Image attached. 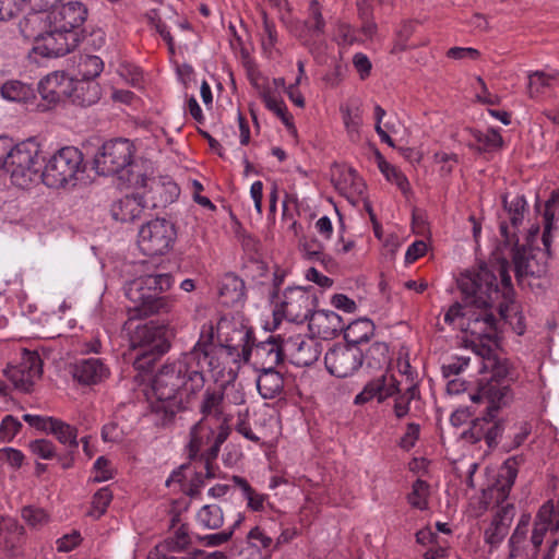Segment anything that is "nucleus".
<instances>
[{
    "instance_id": "1",
    "label": "nucleus",
    "mask_w": 559,
    "mask_h": 559,
    "mask_svg": "<svg viewBox=\"0 0 559 559\" xmlns=\"http://www.w3.org/2000/svg\"><path fill=\"white\" fill-rule=\"evenodd\" d=\"M218 350L213 346V326L203 324L193 348L159 369L153 381L155 400L151 401L148 413L155 426L171 425L190 397L204 388L205 367L210 371L219 368Z\"/></svg>"
},
{
    "instance_id": "2",
    "label": "nucleus",
    "mask_w": 559,
    "mask_h": 559,
    "mask_svg": "<svg viewBox=\"0 0 559 559\" xmlns=\"http://www.w3.org/2000/svg\"><path fill=\"white\" fill-rule=\"evenodd\" d=\"M500 275L501 287L497 283V275L487 266L466 271L457 281L466 307H473L463 323L465 331L479 342L480 348L487 346L485 342H495L498 336V320L491 308L500 297L498 305L500 319L508 318L510 305L513 302L514 289L509 274V263L501 260L497 266Z\"/></svg>"
},
{
    "instance_id": "3",
    "label": "nucleus",
    "mask_w": 559,
    "mask_h": 559,
    "mask_svg": "<svg viewBox=\"0 0 559 559\" xmlns=\"http://www.w3.org/2000/svg\"><path fill=\"white\" fill-rule=\"evenodd\" d=\"M526 205L523 195H515L510 202L507 197H503V207L509 215L513 230H510L506 222H501L500 234L504 245H512V261L518 281L526 276L539 277L546 272L545 253L531 243L519 245L516 238L515 229L523 222Z\"/></svg>"
},
{
    "instance_id": "4",
    "label": "nucleus",
    "mask_w": 559,
    "mask_h": 559,
    "mask_svg": "<svg viewBox=\"0 0 559 559\" xmlns=\"http://www.w3.org/2000/svg\"><path fill=\"white\" fill-rule=\"evenodd\" d=\"M174 285L170 274H150L127 284L126 296L132 302L128 308L129 321L143 319L153 314L169 312L174 299L160 296Z\"/></svg>"
},
{
    "instance_id": "5",
    "label": "nucleus",
    "mask_w": 559,
    "mask_h": 559,
    "mask_svg": "<svg viewBox=\"0 0 559 559\" xmlns=\"http://www.w3.org/2000/svg\"><path fill=\"white\" fill-rule=\"evenodd\" d=\"M39 153L40 146L35 140L13 145L12 139L0 136V163L16 187L27 188L40 179Z\"/></svg>"
},
{
    "instance_id": "6",
    "label": "nucleus",
    "mask_w": 559,
    "mask_h": 559,
    "mask_svg": "<svg viewBox=\"0 0 559 559\" xmlns=\"http://www.w3.org/2000/svg\"><path fill=\"white\" fill-rule=\"evenodd\" d=\"M389 397H394V415L402 419L408 414L411 402L419 397V390L416 384H411L404 391H401L400 382L395 377L384 373L369 381L362 391L355 396L354 403L362 405L373 399L382 403Z\"/></svg>"
},
{
    "instance_id": "7",
    "label": "nucleus",
    "mask_w": 559,
    "mask_h": 559,
    "mask_svg": "<svg viewBox=\"0 0 559 559\" xmlns=\"http://www.w3.org/2000/svg\"><path fill=\"white\" fill-rule=\"evenodd\" d=\"M150 192L154 194L151 205L145 197L140 194L124 195L115 201L110 207L112 218L121 223H132L141 218L147 209L165 207L168 203L174 202L179 194V189L174 183L165 186L159 181H153Z\"/></svg>"
},
{
    "instance_id": "8",
    "label": "nucleus",
    "mask_w": 559,
    "mask_h": 559,
    "mask_svg": "<svg viewBox=\"0 0 559 559\" xmlns=\"http://www.w3.org/2000/svg\"><path fill=\"white\" fill-rule=\"evenodd\" d=\"M82 152L75 146H63L53 153L40 173V179L49 188H63L74 185L78 175L84 173Z\"/></svg>"
},
{
    "instance_id": "9",
    "label": "nucleus",
    "mask_w": 559,
    "mask_h": 559,
    "mask_svg": "<svg viewBox=\"0 0 559 559\" xmlns=\"http://www.w3.org/2000/svg\"><path fill=\"white\" fill-rule=\"evenodd\" d=\"M130 342L134 352L133 366L140 371L153 368L155 361L169 348L163 328L153 322L136 325Z\"/></svg>"
},
{
    "instance_id": "10",
    "label": "nucleus",
    "mask_w": 559,
    "mask_h": 559,
    "mask_svg": "<svg viewBox=\"0 0 559 559\" xmlns=\"http://www.w3.org/2000/svg\"><path fill=\"white\" fill-rule=\"evenodd\" d=\"M213 328L214 325L210 323ZM219 344V368H224L225 359L230 358L233 362L240 360L248 361L252 353L253 332L243 324L222 319L217 324Z\"/></svg>"
},
{
    "instance_id": "11",
    "label": "nucleus",
    "mask_w": 559,
    "mask_h": 559,
    "mask_svg": "<svg viewBox=\"0 0 559 559\" xmlns=\"http://www.w3.org/2000/svg\"><path fill=\"white\" fill-rule=\"evenodd\" d=\"M477 354L483 357L480 371H490L491 380L481 385L477 393L472 394L471 400L475 403L487 400L490 404L507 405L512 400V393L509 385L501 381L509 376L508 362L497 359L490 346H483Z\"/></svg>"
},
{
    "instance_id": "12",
    "label": "nucleus",
    "mask_w": 559,
    "mask_h": 559,
    "mask_svg": "<svg viewBox=\"0 0 559 559\" xmlns=\"http://www.w3.org/2000/svg\"><path fill=\"white\" fill-rule=\"evenodd\" d=\"M199 412L202 415L200 420L215 424V427L218 428L215 441L203 454L209 464L212 460H216L221 445L230 433L228 420L224 415V392L221 389L207 388L200 401Z\"/></svg>"
},
{
    "instance_id": "13",
    "label": "nucleus",
    "mask_w": 559,
    "mask_h": 559,
    "mask_svg": "<svg viewBox=\"0 0 559 559\" xmlns=\"http://www.w3.org/2000/svg\"><path fill=\"white\" fill-rule=\"evenodd\" d=\"M176 237L177 231L171 222L155 218L141 226L138 246L145 255H163L173 248Z\"/></svg>"
},
{
    "instance_id": "14",
    "label": "nucleus",
    "mask_w": 559,
    "mask_h": 559,
    "mask_svg": "<svg viewBox=\"0 0 559 559\" xmlns=\"http://www.w3.org/2000/svg\"><path fill=\"white\" fill-rule=\"evenodd\" d=\"M134 146L129 140H110L95 155L94 168L103 176L115 175L132 164Z\"/></svg>"
},
{
    "instance_id": "15",
    "label": "nucleus",
    "mask_w": 559,
    "mask_h": 559,
    "mask_svg": "<svg viewBox=\"0 0 559 559\" xmlns=\"http://www.w3.org/2000/svg\"><path fill=\"white\" fill-rule=\"evenodd\" d=\"M501 406L489 403L486 414L472 420L469 428L462 432V439L472 444L485 440L488 448L497 447L504 431L503 420L497 419V413Z\"/></svg>"
},
{
    "instance_id": "16",
    "label": "nucleus",
    "mask_w": 559,
    "mask_h": 559,
    "mask_svg": "<svg viewBox=\"0 0 559 559\" xmlns=\"http://www.w3.org/2000/svg\"><path fill=\"white\" fill-rule=\"evenodd\" d=\"M364 362V353L359 346L335 345L324 356L328 371L338 378H346L355 373Z\"/></svg>"
},
{
    "instance_id": "17",
    "label": "nucleus",
    "mask_w": 559,
    "mask_h": 559,
    "mask_svg": "<svg viewBox=\"0 0 559 559\" xmlns=\"http://www.w3.org/2000/svg\"><path fill=\"white\" fill-rule=\"evenodd\" d=\"M3 372L14 388L23 392H29L35 380L41 377V359L37 353L24 349L20 364L8 366Z\"/></svg>"
},
{
    "instance_id": "18",
    "label": "nucleus",
    "mask_w": 559,
    "mask_h": 559,
    "mask_svg": "<svg viewBox=\"0 0 559 559\" xmlns=\"http://www.w3.org/2000/svg\"><path fill=\"white\" fill-rule=\"evenodd\" d=\"M82 39L81 34L74 31L63 32L59 27H49L34 50L43 57L57 58L73 51Z\"/></svg>"
},
{
    "instance_id": "19",
    "label": "nucleus",
    "mask_w": 559,
    "mask_h": 559,
    "mask_svg": "<svg viewBox=\"0 0 559 559\" xmlns=\"http://www.w3.org/2000/svg\"><path fill=\"white\" fill-rule=\"evenodd\" d=\"M218 428L215 424L207 423L205 420H199L190 429V441L187 445V453L190 460H200L204 462L206 469L205 476L207 478H214L215 474L212 471V460L209 464L203 454L211 448L215 441Z\"/></svg>"
},
{
    "instance_id": "20",
    "label": "nucleus",
    "mask_w": 559,
    "mask_h": 559,
    "mask_svg": "<svg viewBox=\"0 0 559 559\" xmlns=\"http://www.w3.org/2000/svg\"><path fill=\"white\" fill-rule=\"evenodd\" d=\"M51 27H59L63 32L69 31L83 36V24L87 16V9L81 2H68L66 4H56L48 9Z\"/></svg>"
},
{
    "instance_id": "21",
    "label": "nucleus",
    "mask_w": 559,
    "mask_h": 559,
    "mask_svg": "<svg viewBox=\"0 0 559 559\" xmlns=\"http://www.w3.org/2000/svg\"><path fill=\"white\" fill-rule=\"evenodd\" d=\"M286 355L294 365L299 367L310 366L321 355V345L313 337H305L300 334L285 340Z\"/></svg>"
},
{
    "instance_id": "22",
    "label": "nucleus",
    "mask_w": 559,
    "mask_h": 559,
    "mask_svg": "<svg viewBox=\"0 0 559 559\" xmlns=\"http://www.w3.org/2000/svg\"><path fill=\"white\" fill-rule=\"evenodd\" d=\"M31 11L20 21L19 27L24 38L34 40L38 45L41 37L51 27L48 9L35 8V2L29 5Z\"/></svg>"
},
{
    "instance_id": "23",
    "label": "nucleus",
    "mask_w": 559,
    "mask_h": 559,
    "mask_svg": "<svg viewBox=\"0 0 559 559\" xmlns=\"http://www.w3.org/2000/svg\"><path fill=\"white\" fill-rule=\"evenodd\" d=\"M308 325L318 337L330 340L343 332L345 323L342 317L334 311L318 310L311 313Z\"/></svg>"
},
{
    "instance_id": "24",
    "label": "nucleus",
    "mask_w": 559,
    "mask_h": 559,
    "mask_svg": "<svg viewBox=\"0 0 559 559\" xmlns=\"http://www.w3.org/2000/svg\"><path fill=\"white\" fill-rule=\"evenodd\" d=\"M311 306V297L301 288L288 289L285 293V299L282 302L285 317L292 321H309L312 313Z\"/></svg>"
},
{
    "instance_id": "25",
    "label": "nucleus",
    "mask_w": 559,
    "mask_h": 559,
    "mask_svg": "<svg viewBox=\"0 0 559 559\" xmlns=\"http://www.w3.org/2000/svg\"><path fill=\"white\" fill-rule=\"evenodd\" d=\"M71 85V80L58 72L44 78L38 84V92L41 98L48 103V106L45 107L44 110L69 98V88Z\"/></svg>"
},
{
    "instance_id": "26",
    "label": "nucleus",
    "mask_w": 559,
    "mask_h": 559,
    "mask_svg": "<svg viewBox=\"0 0 559 559\" xmlns=\"http://www.w3.org/2000/svg\"><path fill=\"white\" fill-rule=\"evenodd\" d=\"M286 356L285 340L281 336H270L266 341L259 343L254 348L255 365L259 368H275Z\"/></svg>"
},
{
    "instance_id": "27",
    "label": "nucleus",
    "mask_w": 559,
    "mask_h": 559,
    "mask_svg": "<svg viewBox=\"0 0 559 559\" xmlns=\"http://www.w3.org/2000/svg\"><path fill=\"white\" fill-rule=\"evenodd\" d=\"M558 528L559 522H557L554 501L548 500L539 508L535 515L530 538L531 544L540 549L546 534Z\"/></svg>"
},
{
    "instance_id": "28",
    "label": "nucleus",
    "mask_w": 559,
    "mask_h": 559,
    "mask_svg": "<svg viewBox=\"0 0 559 559\" xmlns=\"http://www.w3.org/2000/svg\"><path fill=\"white\" fill-rule=\"evenodd\" d=\"M72 376L81 384L92 385L108 378L109 369L99 358H86L73 365Z\"/></svg>"
},
{
    "instance_id": "29",
    "label": "nucleus",
    "mask_w": 559,
    "mask_h": 559,
    "mask_svg": "<svg viewBox=\"0 0 559 559\" xmlns=\"http://www.w3.org/2000/svg\"><path fill=\"white\" fill-rule=\"evenodd\" d=\"M24 528L15 519L0 518V548L15 556L23 542Z\"/></svg>"
},
{
    "instance_id": "30",
    "label": "nucleus",
    "mask_w": 559,
    "mask_h": 559,
    "mask_svg": "<svg viewBox=\"0 0 559 559\" xmlns=\"http://www.w3.org/2000/svg\"><path fill=\"white\" fill-rule=\"evenodd\" d=\"M257 389L265 400L280 396L284 390L283 374L275 368H261L257 379Z\"/></svg>"
},
{
    "instance_id": "31",
    "label": "nucleus",
    "mask_w": 559,
    "mask_h": 559,
    "mask_svg": "<svg viewBox=\"0 0 559 559\" xmlns=\"http://www.w3.org/2000/svg\"><path fill=\"white\" fill-rule=\"evenodd\" d=\"M525 462V457L523 454L514 455L506 460L501 467V473L499 475L497 491L498 499L504 500L518 476V468Z\"/></svg>"
},
{
    "instance_id": "32",
    "label": "nucleus",
    "mask_w": 559,
    "mask_h": 559,
    "mask_svg": "<svg viewBox=\"0 0 559 559\" xmlns=\"http://www.w3.org/2000/svg\"><path fill=\"white\" fill-rule=\"evenodd\" d=\"M100 98V87L95 82L82 80L69 88V99L73 105L88 107Z\"/></svg>"
},
{
    "instance_id": "33",
    "label": "nucleus",
    "mask_w": 559,
    "mask_h": 559,
    "mask_svg": "<svg viewBox=\"0 0 559 559\" xmlns=\"http://www.w3.org/2000/svg\"><path fill=\"white\" fill-rule=\"evenodd\" d=\"M559 212V192L552 191L550 198L545 203L544 211V231L542 241L545 247L546 253L549 255L550 246L552 241L551 230L556 228V217Z\"/></svg>"
},
{
    "instance_id": "34",
    "label": "nucleus",
    "mask_w": 559,
    "mask_h": 559,
    "mask_svg": "<svg viewBox=\"0 0 559 559\" xmlns=\"http://www.w3.org/2000/svg\"><path fill=\"white\" fill-rule=\"evenodd\" d=\"M374 324L369 319H358L344 326V338L346 344L358 346L368 342L374 333Z\"/></svg>"
},
{
    "instance_id": "35",
    "label": "nucleus",
    "mask_w": 559,
    "mask_h": 559,
    "mask_svg": "<svg viewBox=\"0 0 559 559\" xmlns=\"http://www.w3.org/2000/svg\"><path fill=\"white\" fill-rule=\"evenodd\" d=\"M333 182L335 188L344 195H361L366 189L362 179L353 168L342 170L338 177L333 178Z\"/></svg>"
},
{
    "instance_id": "36",
    "label": "nucleus",
    "mask_w": 559,
    "mask_h": 559,
    "mask_svg": "<svg viewBox=\"0 0 559 559\" xmlns=\"http://www.w3.org/2000/svg\"><path fill=\"white\" fill-rule=\"evenodd\" d=\"M48 432L52 433L61 444L71 449V452L78 451L79 441L76 427L69 425L61 419L52 418V420H50Z\"/></svg>"
},
{
    "instance_id": "37",
    "label": "nucleus",
    "mask_w": 559,
    "mask_h": 559,
    "mask_svg": "<svg viewBox=\"0 0 559 559\" xmlns=\"http://www.w3.org/2000/svg\"><path fill=\"white\" fill-rule=\"evenodd\" d=\"M0 95L10 102L27 103L34 98V88L19 80H9L0 87Z\"/></svg>"
},
{
    "instance_id": "38",
    "label": "nucleus",
    "mask_w": 559,
    "mask_h": 559,
    "mask_svg": "<svg viewBox=\"0 0 559 559\" xmlns=\"http://www.w3.org/2000/svg\"><path fill=\"white\" fill-rule=\"evenodd\" d=\"M197 525L203 530H218L224 524V513L215 503L203 506L195 515Z\"/></svg>"
},
{
    "instance_id": "39",
    "label": "nucleus",
    "mask_w": 559,
    "mask_h": 559,
    "mask_svg": "<svg viewBox=\"0 0 559 559\" xmlns=\"http://www.w3.org/2000/svg\"><path fill=\"white\" fill-rule=\"evenodd\" d=\"M559 81V72L535 71L528 74L527 90L531 97L543 94L547 88L554 86Z\"/></svg>"
},
{
    "instance_id": "40",
    "label": "nucleus",
    "mask_w": 559,
    "mask_h": 559,
    "mask_svg": "<svg viewBox=\"0 0 559 559\" xmlns=\"http://www.w3.org/2000/svg\"><path fill=\"white\" fill-rule=\"evenodd\" d=\"M367 367L381 369L390 364L389 346L384 342H374L364 354Z\"/></svg>"
},
{
    "instance_id": "41",
    "label": "nucleus",
    "mask_w": 559,
    "mask_h": 559,
    "mask_svg": "<svg viewBox=\"0 0 559 559\" xmlns=\"http://www.w3.org/2000/svg\"><path fill=\"white\" fill-rule=\"evenodd\" d=\"M231 480L242 491L243 497L248 501V507L252 511L259 512L263 510L266 500L265 495L257 492L243 477L234 475Z\"/></svg>"
},
{
    "instance_id": "42",
    "label": "nucleus",
    "mask_w": 559,
    "mask_h": 559,
    "mask_svg": "<svg viewBox=\"0 0 559 559\" xmlns=\"http://www.w3.org/2000/svg\"><path fill=\"white\" fill-rule=\"evenodd\" d=\"M308 33L313 37H320L325 32V20L323 19L321 7L318 0H311L309 3V16L305 21Z\"/></svg>"
},
{
    "instance_id": "43",
    "label": "nucleus",
    "mask_w": 559,
    "mask_h": 559,
    "mask_svg": "<svg viewBox=\"0 0 559 559\" xmlns=\"http://www.w3.org/2000/svg\"><path fill=\"white\" fill-rule=\"evenodd\" d=\"M261 96L265 107L273 111L288 129H294L293 117L288 114L285 103L270 91H264Z\"/></svg>"
},
{
    "instance_id": "44",
    "label": "nucleus",
    "mask_w": 559,
    "mask_h": 559,
    "mask_svg": "<svg viewBox=\"0 0 559 559\" xmlns=\"http://www.w3.org/2000/svg\"><path fill=\"white\" fill-rule=\"evenodd\" d=\"M245 285L243 282L234 275L225 277L219 288V295L225 298V304H233L239 301L243 297Z\"/></svg>"
},
{
    "instance_id": "45",
    "label": "nucleus",
    "mask_w": 559,
    "mask_h": 559,
    "mask_svg": "<svg viewBox=\"0 0 559 559\" xmlns=\"http://www.w3.org/2000/svg\"><path fill=\"white\" fill-rule=\"evenodd\" d=\"M473 136L479 144L476 147L478 152H492L503 146V139L495 129H489L487 132L474 131Z\"/></svg>"
},
{
    "instance_id": "46",
    "label": "nucleus",
    "mask_w": 559,
    "mask_h": 559,
    "mask_svg": "<svg viewBox=\"0 0 559 559\" xmlns=\"http://www.w3.org/2000/svg\"><path fill=\"white\" fill-rule=\"evenodd\" d=\"M377 157L379 169L384 177L395 183L403 193H406L409 189L407 178L395 166L388 163L380 153H378Z\"/></svg>"
},
{
    "instance_id": "47",
    "label": "nucleus",
    "mask_w": 559,
    "mask_h": 559,
    "mask_svg": "<svg viewBox=\"0 0 559 559\" xmlns=\"http://www.w3.org/2000/svg\"><path fill=\"white\" fill-rule=\"evenodd\" d=\"M429 484L423 479H416L412 486V491L407 495V502L416 509L426 510L428 508Z\"/></svg>"
},
{
    "instance_id": "48",
    "label": "nucleus",
    "mask_w": 559,
    "mask_h": 559,
    "mask_svg": "<svg viewBox=\"0 0 559 559\" xmlns=\"http://www.w3.org/2000/svg\"><path fill=\"white\" fill-rule=\"evenodd\" d=\"M103 70L104 62L97 56H85L79 63V73L84 81L94 82L93 80L97 78Z\"/></svg>"
},
{
    "instance_id": "49",
    "label": "nucleus",
    "mask_w": 559,
    "mask_h": 559,
    "mask_svg": "<svg viewBox=\"0 0 559 559\" xmlns=\"http://www.w3.org/2000/svg\"><path fill=\"white\" fill-rule=\"evenodd\" d=\"M111 500H112V492L109 489V487H103V488L98 489L93 496L92 506H91L88 515L96 520L99 519L102 515L105 514Z\"/></svg>"
},
{
    "instance_id": "50",
    "label": "nucleus",
    "mask_w": 559,
    "mask_h": 559,
    "mask_svg": "<svg viewBox=\"0 0 559 559\" xmlns=\"http://www.w3.org/2000/svg\"><path fill=\"white\" fill-rule=\"evenodd\" d=\"M508 527L501 520H493L485 531V542L490 545V551L497 548L504 539Z\"/></svg>"
},
{
    "instance_id": "51",
    "label": "nucleus",
    "mask_w": 559,
    "mask_h": 559,
    "mask_svg": "<svg viewBox=\"0 0 559 559\" xmlns=\"http://www.w3.org/2000/svg\"><path fill=\"white\" fill-rule=\"evenodd\" d=\"M248 542L262 550L266 556H271L274 547L273 539L267 536L260 527L255 526L248 533Z\"/></svg>"
},
{
    "instance_id": "52",
    "label": "nucleus",
    "mask_w": 559,
    "mask_h": 559,
    "mask_svg": "<svg viewBox=\"0 0 559 559\" xmlns=\"http://www.w3.org/2000/svg\"><path fill=\"white\" fill-rule=\"evenodd\" d=\"M233 536V530L222 531L218 533L200 535L193 534L194 540L205 547H216L227 543Z\"/></svg>"
},
{
    "instance_id": "53",
    "label": "nucleus",
    "mask_w": 559,
    "mask_h": 559,
    "mask_svg": "<svg viewBox=\"0 0 559 559\" xmlns=\"http://www.w3.org/2000/svg\"><path fill=\"white\" fill-rule=\"evenodd\" d=\"M33 454L43 460H51L57 456L55 444L47 439H37L28 444Z\"/></svg>"
},
{
    "instance_id": "54",
    "label": "nucleus",
    "mask_w": 559,
    "mask_h": 559,
    "mask_svg": "<svg viewBox=\"0 0 559 559\" xmlns=\"http://www.w3.org/2000/svg\"><path fill=\"white\" fill-rule=\"evenodd\" d=\"M22 428V424L12 415H7L0 425V441L10 442Z\"/></svg>"
},
{
    "instance_id": "55",
    "label": "nucleus",
    "mask_w": 559,
    "mask_h": 559,
    "mask_svg": "<svg viewBox=\"0 0 559 559\" xmlns=\"http://www.w3.org/2000/svg\"><path fill=\"white\" fill-rule=\"evenodd\" d=\"M469 362L467 356H454L443 362L441 370L444 378L457 376L461 373Z\"/></svg>"
},
{
    "instance_id": "56",
    "label": "nucleus",
    "mask_w": 559,
    "mask_h": 559,
    "mask_svg": "<svg viewBox=\"0 0 559 559\" xmlns=\"http://www.w3.org/2000/svg\"><path fill=\"white\" fill-rule=\"evenodd\" d=\"M171 551H181L191 544V536L189 535L188 526L182 524L175 532L174 537L170 540L165 542Z\"/></svg>"
},
{
    "instance_id": "57",
    "label": "nucleus",
    "mask_w": 559,
    "mask_h": 559,
    "mask_svg": "<svg viewBox=\"0 0 559 559\" xmlns=\"http://www.w3.org/2000/svg\"><path fill=\"white\" fill-rule=\"evenodd\" d=\"M23 520L33 527H39L48 522V515L43 509L24 507L21 511Z\"/></svg>"
},
{
    "instance_id": "58",
    "label": "nucleus",
    "mask_w": 559,
    "mask_h": 559,
    "mask_svg": "<svg viewBox=\"0 0 559 559\" xmlns=\"http://www.w3.org/2000/svg\"><path fill=\"white\" fill-rule=\"evenodd\" d=\"M527 533L525 531L515 530L511 534L508 540L509 555L508 559L519 558L520 547H522L527 539Z\"/></svg>"
},
{
    "instance_id": "59",
    "label": "nucleus",
    "mask_w": 559,
    "mask_h": 559,
    "mask_svg": "<svg viewBox=\"0 0 559 559\" xmlns=\"http://www.w3.org/2000/svg\"><path fill=\"white\" fill-rule=\"evenodd\" d=\"M110 462L105 456H99L94 463L95 483L106 481L112 478V472L109 467Z\"/></svg>"
},
{
    "instance_id": "60",
    "label": "nucleus",
    "mask_w": 559,
    "mask_h": 559,
    "mask_svg": "<svg viewBox=\"0 0 559 559\" xmlns=\"http://www.w3.org/2000/svg\"><path fill=\"white\" fill-rule=\"evenodd\" d=\"M343 121L350 138L358 134L359 127L361 124V117L358 111L352 112L350 109H342Z\"/></svg>"
},
{
    "instance_id": "61",
    "label": "nucleus",
    "mask_w": 559,
    "mask_h": 559,
    "mask_svg": "<svg viewBox=\"0 0 559 559\" xmlns=\"http://www.w3.org/2000/svg\"><path fill=\"white\" fill-rule=\"evenodd\" d=\"M420 426L415 423H411L406 427L405 433L400 440V447L406 451L411 450L419 438Z\"/></svg>"
},
{
    "instance_id": "62",
    "label": "nucleus",
    "mask_w": 559,
    "mask_h": 559,
    "mask_svg": "<svg viewBox=\"0 0 559 559\" xmlns=\"http://www.w3.org/2000/svg\"><path fill=\"white\" fill-rule=\"evenodd\" d=\"M23 9L16 0H0V21L13 19Z\"/></svg>"
},
{
    "instance_id": "63",
    "label": "nucleus",
    "mask_w": 559,
    "mask_h": 559,
    "mask_svg": "<svg viewBox=\"0 0 559 559\" xmlns=\"http://www.w3.org/2000/svg\"><path fill=\"white\" fill-rule=\"evenodd\" d=\"M473 307L462 306L460 302L453 304L444 314V321L448 324H453L457 318H465L467 320L468 314L471 313Z\"/></svg>"
},
{
    "instance_id": "64",
    "label": "nucleus",
    "mask_w": 559,
    "mask_h": 559,
    "mask_svg": "<svg viewBox=\"0 0 559 559\" xmlns=\"http://www.w3.org/2000/svg\"><path fill=\"white\" fill-rule=\"evenodd\" d=\"M81 543V535L74 531L67 534L57 540V550L60 552H68L75 548Z\"/></svg>"
}]
</instances>
